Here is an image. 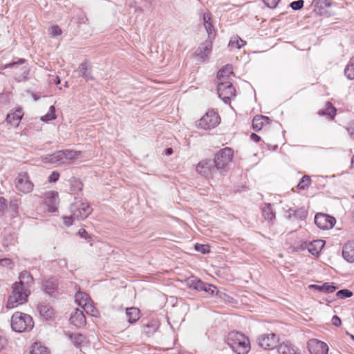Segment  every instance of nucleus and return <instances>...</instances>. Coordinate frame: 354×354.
<instances>
[{
    "label": "nucleus",
    "mask_w": 354,
    "mask_h": 354,
    "mask_svg": "<svg viewBox=\"0 0 354 354\" xmlns=\"http://www.w3.org/2000/svg\"><path fill=\"white\" fill-rule=\"evenodd\" d=\"M353 295V292L348 289H342L337 292L336 296L339 299H346L352 297Z\"/></svg>",
    "instance_id": "46"
},
{
    "label": "nucleus",
    "mask_w": 354,
    "mask_h": 354,
    "mask_svg": "<svg viewBox=\"0 0 354 354\" xmlns=\"http://www.w3.org/2000/svg\"><path fill=\"white\" fill-rule=\"evenodd\" d=\"M310 182H311L310 177L308 175H305L301 178L300 181L299 182V183L297 185V187L299 189L304 190V189L308 188V187L310 184Z\"/></svg>",
    "instance_id": "42"
},
{
    "label": "nucleus",
    "mask_w": 354,
    "mask_h": 354,
    "mask_svg": "<svg viewBox=\"0 0 354 354\" xmlns=\"http://www.w3.org/2000/svg\"><path fill=\"white\" fill-rule=\"evenodd\" d=\"M48 32L53 37L59 36L62 32L61 28L58 26H53L50 27Z\"/></svg>",
    "instance_id": "49"
},
{
    "label": "nucleus",
    "mask_w": 354,
    "mask_h": 354,
    "mask_svg": "<svg viewBox=\"0 0 354 354\" xmlns=\"http://www.w3.org/2000/svg\"><path fill=\"white\" fill-rule=\"evenodd\" d=\"M279 354H301L293 345L288 343H282L277 346Z\"/></svg>",
    "instance_id": "21"
},
{
    "label": "nucleus",
    "mask_w": 354,
    "mask_h": 354,
    "mask_svg": "<svg viewBox=\"0 0 354 354\" xmlns=\"http://www.w3.org/2000/svg\"><path fill=\"white\" fill-rule=\"evenodd\" d=\"M245 44V41L239 38V37H235L231 39L229 42V46L231 47H234L237 49H240L242 46Z\"/></svg>",
    "instance_id": "43"
},
{
    "label": "nucleus",
    "mask_w": 354,
    "mask_h": 354,
    "mask_svg": "<svg viewBox=\"0 0 354 354\" xmlns=\"http://www.w3.org/2000/svg\"><path fill=\"white\" fill-rule=\"evenodd\" d=\"M75 219H76V217H73V213H72V215L71 216H64V223L67 226L71 225L73 224V220H75Z\"/></svg>",
    "instance_id": "56"
},
{
    "label": "nucleus",
    "mask_w": 354,
    "mask_h": 354,
    "mask_svg": "<svg viewBox=\"0 0 354 354\" xmlns=\"http://www.w3.org/2000/svg\"><path fill=\"white\" fill-rule=\"evenodd\" d=\"M11 327L17 333L30 331L34 327V322L29 315L16 312L11 317Z\"/></svg>",
    "instance_id": "2"
},
{
    "label": "nucleus",
    "mask_w": 354,
    "mask_h": 354,
    "mask_svg": "<svg viewBox=\"0 0 354 354\" xmlns=\"http://www.w3.org/2000/svg\"><path fill=\"white\" fill-rule=\"evenodd\" d=\"M26 60L25 59H19L17 62H13L11 63H9L8 64H6L3 67V68H13L16 67V68H18L19 65H22L25 64Z\"/></svg>",
    "instance_id": "50"
},
{
    "label": "nucleus",
    "mask_w": 354,
    "mask_h": 354,
    "mask_svg": "<svg viewBox=\"0 0 354 354\" xmlns=\"http://www.w3.org/2000/svg\"><path fill=\"white\" fill-rule=\"evenodd\" d=\"M212 48V43L209 41L203 42L196 50L197 55L205 61L207 56L210 54Z\"/></svg>",
    "instance_id": "18"
},
{
    "label": "nucleus",
    "mask_w": 354,
    "mask_h": 354,
    "mask_svg": "<svg viewBox=\"0 0 354 354\" xmlns=\"http://www.w3.org/2000/svg\"><path fill=\"white\" fill-rule=\"evenodd\" d=\"M203 23L207 34L209 35L212 34L214 29L211 22V15L209 13H205L203 15Z\"/></svg>",
    "instance_id": "37"
},
{
    "label": "nucleus",
    "mask_w": 354,
    "mask_h": 354,
    "mask_svg": "<svg viewBox=\"0 0 354 354\" xmlns=\"http://www.w3.org/2000/svg\"><path fill=\"white\" fill-rule=\"evenodd\" d=\"M308 348L310 354H328V351L327 344L317 339H310Z\"/></svg>",
    "instance_id": "13"
},
{
    "label": "nucleus",
    "mask_w": 354,
    "mask_h": 354,
    "mask_svg": "<svg viewBox=\"0 0 354 354\" xmlns=\"http://www.w3.org/2000/svg\"><path fill=\"white\" fill-rule=\"evenodd\" d=\"M212 159H206L200 161L196 165V171L201 176L209 178H212L218 171Z\"/></svg>",
    "instance_id": "7"
},
{
    "label": "nucleus",
    "mask_w": 354,
    "mask_h": 354,
    "mask_svg": "<svg viewBox=\"0 0 354 354\" xmlns=\"http://www.w3.org/2000/svg\"><path fill=\"white\" fill-rule=\"evenodd\" d=\"M319 3L322 6L324 4L325 6H329L330 3H327L326 0H319Z\"/></svg>",
    "instance_id": "63"
},
{
    "label": "nucleus",
    "mask_w": 354,
    "mask_h": 354,
    "mask_svg": "<svg viewBox=\"0 0 354 354\" xmlns=\"http://www.w3.org/2000/svg\"><path fill=\"white\" fill-rule=\"evenodd\" d=\"M262 215L265 220L270 222L275 219V212L270 203H267L262 208Z\"/></svg>",
    "instance_id": "29"
},
{
    "label": "nucleus",
    "mask_w": 354,
    "mask_h": 354,
    "mask_svg": "<svg viewBox=\"0 0 354 354\" xmlns=\"http://www.w3.org/2000/svg\"><path fill=\"white\" fill-rule=\"evenodd\" d=\"M172 152H173V150L171 148H168L166 149V154L168 156L171 155L172 153Z\"/></svg>",
    "instance_id": "64"
},
{
    "label": "nucleus",
    "mask_w": 354,
    "mask_h": 354,
    "mask_svg": "<svg viewBox=\"0 0 354 354\" xmlns=\"http://www.w3.org/2000/svg\"><path fill=\"white\" fill-rule=\"evenodd\" d=\"M344 74L349 80L354 79V57H352L344 70Z\"/></svg>",
    "instance_id": "41"
},
{
    "label": "nucleus",
    "mask_w": 354,
    "mask_h": 354,
    "mask_svg": "<svg viewBox=\"0 0 354 354\" xmlns=\"http://www.w3.org/2000/svg\"><path fill=\"white\" fill-rule=\"evenodd\" d=\"M220 123L219 115L214 111H208L205 115L196 121V126L204 130L216 127Z\"/></svg>",
    "instance_id": "5"
},
{
    "label": "nucleus",
    "mask_w": 354,
    "mask_h": 354,
    "mask_svg": "<svg viewBox=\"0 0 354 354\" xmlns=\"http://www.w3.org/2000/svg\"><path fill=\"white\" fill-rule=\"evenodd\" d=\"M325 243L322 240H315L308 243L307 248L313 255H318L324 248Z\"/></svg>",
    "instance_id": "23"
},
{
    "label": "nucleus",
    "mask_w": 354,
    "mask_h": 354,
    "mask_svg": "<svg viewBox=\"0 0 354 354\" xmlns=\"http://www.w3.org/2000/svg\"><path fill=\"white\" fill-rule=\"evenodd\" d=\"M347 131L351 136H354V120L349 122Z\"/></svg>",
    "instance_id": "58"
},
{
    "label": "nucleus",
    "mask_w": 354,
    "mask_h": 354,
    "mask_svg": "<svg viewBox=\"0 0 354 354\" xmlns=\"http://www.w3.org/2000/svg\"><path fill=\"white\" fill-rule=\"evenodd\" d=\"M43 160L46 162L52 164L62 163V151H58L53 154L46 155L43 158Z\"/></svg>",
    "instance_id": "32"
},
{
    "label": "nucleus",
    "mask_w": 354,
    "mask_h": 354,
    "mask_svg": "<svg viewBox=\"0 0 354 354\" xmlns=\"http://www.w3.org/2000/svg\"><path fill=\"white\" fill-rule=\"evenodd\" d=\"M218 76H223V77L230 78L231 76L234 75L232 71V66L227 64L223 66L221 69L218 71Z\"/></svg>",
    "instance_id": "38"
},
{
    "label": "nucleus",
    "mask_w": 354,
    "mask_h": 354,
    "mask_svg": "<svg viewBox=\"0 0 354 354\" xmlns=\"http://www.w3.org/2000/svg\"><path fill=\"white\" fill-rule=\"evenodd\" d=\"M126 316L130 324H134L140 318V310L135 307L129 308L127 309Z\"/></svg>",
    "instance_id": "27"
},
{
    "label": "nucleus",
    "mask_w": 354,
    "mask_h": 354,
    "mask_svg": "<svg viewBox=\"0 0 354 354\" xmlns=\"http://www.w3.org/2000/svg\"><path fill=\"white\" fill-rule=\"evenodd\" d=\"M342 256L348 262H354V241L345 243L343 247Z\"/></svg>",
    "instance_id": "17"
},
{
    "label": "nucleus",
    "mask_w": 354,
    "mask_h": 354,
    "mask_svg": "<svg viewBox=\"0 0 354 354\" xmlns=\"http://www.w3.org/2000/svg\"><path fill=\"white\" fill-rule=\"evenodd\" d=\"M43 160L46 162L52 164L62 163V151H58L53 154L46 155L43 158Z\"/></svg>",
    "instance_id": "33"
},
{
    "label": "nucleus",
    "mask_w": 354,
    "mask_h": 354,
    "mask_svg": "<svg viewBox=\"0 0 354 354\" xmlns=\"http://www.w3.org/2000/svg\"><path fill=\"white\" fill-rule=\"evenodd\" d=\"M225 342L232 351L237 354H247L250 350L249 339L240 332H230Z\"/></svg>",
    "instance_id": "1"
},
{
    "label": "nucleus",
    "mask_w": 354,
    "mask_h": 354,
    "mask_svg": "<svg viewBox=\"0 0 354 354\" xmlns=\"http://www.w3.org/2000/svg\"><path fill=\"white\" fill-rule=\"evenodd\" d=\"M92 210L88 203L80 201L74 203L71 207V212L73 213V217H76L77 220L86 218L91 214Z\"/></svg>",
    "instance_id": "9"
},
{
    "label": "nucleus",
    "mask_w": 354,
    "mask_h": 354,
    "mask_svg": "<svg viewBox=\"0 0 354 354\" xmlns=\"http://www.w3.org/2000/svg\"><path fill=\"white\" fill-rule=\"evenodd\" d=\"M230 78H226V77H223V76L220 77V76H218L217 75V84H220V83H231L232 82L230 81Z\"/></svg>",
    "instance_id": "59"
},
{
    "label": "nucleus",
    "mask_w": 354,
    "mask_h": 354,
    "mask_svg": "<svg viewBox=\"0 0 354 354\" xmlns=\"http://www.w3.org/2000/svg\"><path fill=\"white\" fill-rule=\"evenodd\" d=\"M336 109L333 106L332 103L327 102L325 109H320L318 114L322 116H326L328 119L333 120L336 114Z\"/></svg>",
    "instance_id": "24"
},
{
    "label": "nucleus",
    "mask_w": 354,
    "mask_h": 354,
    "mask_svg": "<svg viewBox=\"0 0 354 354\" xmlns=\"http://www.w3.org/2000/svg\"><path fill=\"white\" fill-rule=\"evenodd\" d=\"M160 324L158 321L152 320L146 324L143 325L144 333L150 336L153 335L159 328Z\"/></svg>",
    "instance_id": "28"
},
{
    "label": "nucleus",
    "mask_w": 354,
    "mask_h": 354,
    "mask_svg": "<svg viewBox=\"0 0 354 354\" xmlns=\"http://www.w3.org/2000/svg\"><path fill=\"white\" fill-rule=\"evenodd\" d=\"M70 339H71L74 346L77 347L81 346L86 339L85 337L80 333L71 334L70 335Z\"/></svg>",
    "instance_id": "40"
},
{
    "label": "nucleus",
    "mask_w": 354,
    "mask_h": 354,
    "mask_svg": "<svg viewBox=\"0 0 354 354\" xmlns=\"http://www.w3.org/2000/svg\"><path fill=\"white\" fill-rule=\"evenodd\" d=\"M270 122V118L263 115H256L252 120V128L255 131H259L265 124Z\"/></svg>",
    "instance_id": "26"
},
{
    "label": "nucleus",
    "mask_w": 354,
    "mask_h": 354,
    "mask_svg": "<svg viewBox=\"0 0 354 354\" xmlns=\"http://www.w3.org/2000/svg\"><path fill=\"white\" fill-rule=\"evenodd\" d=\"M264 3L270 8H274L277 7L280 0H263Z\"/></svg>",
    "instance_id": "54"
},
{
    "label": "nucleus",
    "mask_w": 354,
    "mask_h": 354,
    "mask_svg": "<svg viewBox=\"0 0 354 354\" xmlns=\"http://www.w3.org/2000/svg\"><path fill=\"white\" fill-rule=\"evenodd\" d=\"M279 341V337L274 333L262 334L257 338V344L266 350L277 348Z\"/></svg>",
    "instance_id": "10"
},
{
    "label": "nucleus",
    "mask_w": 354,
    "mask_h": 354,
    "mask_svg": "<svg viewBox=\"0 0 354 354\" xmlns=\"http://www.w3.org/2000/svg\"><path fill=\"white\" fill-rule=\"evenodd\" d=\"M336 223V220L333 216L323 213H317L315 216V223L322 230H328L332 228Z\"/></svg>",
    "instance_id": "12"
},
{
    "label": "nucleus",
    "mask_w": 354,
    "mask_h": 354,
    "mask_svg": "<svg viewBox=\"0 0 354 354\" xmlns=\"http://www.w3.org/2000/svg\"><path fill=\"white\" fill-rule=\"evenodd\" d=\"M194 248L196 251L200 252L202 254H207L210 252V247L209 245L196 243L194 245Z\"/></svg>",
    "instance_id": "47"
},
{
    "label": "nucleus",
    "mask_w": 354,
    "mask_h": 354,
    "mask_svg": "<svg viewBox=\"0 0 354 354\" xmlns=\"http://www.w3.org/2000/svg\"><path fill=\"white\" fill-rule=\"evenodd\" d=\"M43 160L46 162L52 164L62 163V151H58L53 154L46 155L43 158Z\"/></svg>",
    "instance_id": "31"
},
{
    "label": "nucleus",
    "mask_w": 354,
    "mask_h": 354,
    "mask_svg": "<svg viewBox=\"0 0 354 354\" xmlns=\"http://www.w3.org/2000/svg\"><path fill=\"white\" fill-rule=\"evenodd\" d=\"M16 188L24 194L31 192L34 187V184L30 181L27 172H21L18 174L15 180Z\"/></svg>",
    "instance_id": "8"
},
{
    "label": "nucleus",
    "mask_w": 354,
    "mask_h": 354,
    "mask_svg": "<svg viewBox=\"0 0 354 354\" xmlns=\"http://www.w3.org/2000/svg\"><path fill=\"white\" fill-rule=\"evenodd\" d=\"M13 266V263L10 259H0V267H6L8 268H12Z\"/></svg>",
    "instance_id": "53"
},
{
    "label": "nucleus",
    "mask_w": 354,
    "mask_h": 354,
    "mask_svg": "<svg viewBox=\"0 0 354 354\" xmlns=\"http://www.w3.org/2000/svg\"><path fill=\"white\" fill-rule=\"evenodd\" d=\"M59 174L57 171H53L48 177L49 183H55L59 180Z\"/></svg>",
    "instance_id": "55"
},
{
    "label": "nucleus",
    "mask_w": 354,
    "mask_h": 354,
    "mask_svg": "<svg viewBox=\"0 0 354 354\" xmlns=\"http://www.w3.org/2000/svg\"><path fill=\"white\" fill-rule=\"evenodd\" d=\"M37 309L41 316L46 320L50 319L54 315V310L49 304H40Z\"/></svg>",
    "instance_id": "20"
},
{
    "label": "nucleus",
    "mask_w": 354,
    "mask_h": 354,
    "mask_svg": "<svg viewBox=\"0 0 354 354\" xmlns=\"http://www.w3.org/2000/svg\"><path fill=\"white\" fill-rule=\"evenodd\" d=\"M250 139L254 141L255 142H258L261 140V138L257 134L252 133L250 135Z\"/></svg>",
    "instance_id": "60"
},
{
    "label": "nucleus",
    "mask_w": 354,
    "mask_h": 354,
    "mask_svg": "<svg viewBox=\"0 0 354 354\" xmlns=\"http://www.w3.org/2000/svg\"><path fill=\"white\" fill-rule=\"evenodd\" d=\"M71 187L70 191L74 194H77L79 192H81L83 189V183L81 180L76 178H72L70 180Z\"/></svg>",
    "instance_id": "35"
},
{
    "label": "nucleus",
    "mask_w": 354,
    "mask_h": 354,
    "mask_svg": "<svg viewBox=\"0 0 354 354\" xmlns=\"http://www.w3.org/2000/svg\"><path fill=\"white\" fill-rule=\"evenodd\" d=\"M78 233L81 237H86L87 234V232L84 229H80Z\"/></svg>",
    "instance_id": "62"
},
{
    "label": "nucleus",
    "mask_w": 354,
    "mask_h": 354,
    "mask_svg": "<svg viewBox=\"0 0 354 354\" xmlns=\"http://www.w3.org/2000/svg\"><path fill=\"white\" fill-rule=\"evenodd\" d=\"M55 118V108L54 106H50L49 111L45 115L42 116L41 120L44 122H48Z\"/></svg>",
    "instance_id": "44"
},
{
    "label": "nucleus",
    "mask_w": 354,
    "mask_h": 354,
    "mask_svg": "<svg viewBox=\"0 0 354 354\" xmlns=\"http://www.w3.org/2000/svg\"><path fill=\"white\" fill-rule=\"evenodd\" d=\"M304 0H298L292 1L290 6L294 10H301L304 7Z\"/></svg>",
    "instance_id": "51"
},
{
    "label": "nucleus",
    "mask_w": 354,
    "mask_h": 354,
    "mask_svg": "<svg viewBox=\"0 0 354 354\" xmlns=\"http://www.w3.org/2000/svg\"><path fill=\"white\" fill-rule=\"evenodd\" d=\"M19 281L18 283H21V286H24V288L30 290V286L34 283V279L30 272L27 271H23L20 273Z\"/></svg>",
    "instance_id": "22"
},
{
    "label": "nucleus",
    "mask_w": 354,
    "mask_h": 354,
    "mask_svg": "<svg viewBox=\"0 0 354 354\" xmlns=\"http://www.w3.org/2000/svg\"><path fill=\"white\" fill-rule=\"evenodd\" d=\"M24 113L21 108H18L13 113H8L6 117V122L12 126L18 127L21 118H23Z\"/></svg>",
    "instance_id": "16"
},
{
    "label": "nucleus",
    "mask_w": 354,
    "mask_h": 354,
    "mask_svg": "<svg viewBox=\"0 0 354 354\" xmlns=\"http://www.w3.org/2000/svg\"><path fill=\"white\" fill-rule=\"evenodd\" d=\"M310 288L315 289L319 292L324 293H332L335 292L337 287L333 285H330L328 283H324L323 285H310Z\"/></svg>",
    "instance_id": "30"
},
{
    "label": "nucleus",
    "mask_w": 354,
    "mask_h": 354,
    "mask_svg": "<svg viewBox=\"0 0 354 354\" xmlns=\"http://www.w3.org/2000/svg\"><path fill=\"white\" fill-rule=\"evenodd\" d=\"M30 294V290L21 286V283L15 282L12 286V292L8 297L6 307L13 308L19 304H24Z\"/></svg>",
    "instance_id": "3"
},
{
    "label": "nucleus",
    "mask_w": 354,
    "mask_h": 354,
    "mask_svg": "<svg viewBox=\"0 0 354 354\" xmlns=\"http://www.w3.org/2000/svg\"><path fill=\"white\" fill-rule=\"evenodd\" d=\"M69 320L72 324L77 327H82L86 323L83 311L78 308L75 309V312L71 314Z\"/></svg>",
    "instance_id": "14"
},
{
    "label": "nucleus",
    "mask_w": 354,
    "mask_h": 354,
    "mask_svg": "<svg viewBox=\"0 0 354 354\" xmlns=\"http://www.w3.org/2000/svg\"><path fill=\"white\" fill-rule=\"evenodd\" d=\"M79 299H80V303H82V304H84V303L91 301V299L88 297V295L84 292H78L76 294L75 300L78 301Z\"/></svg>",
    "instance_id": "48"
},
{
    "label": "nucleus",
    "mask_w": 354,
    "mask_h": 354,
    "mask_svg": "<svg viewBox=\"0 0 354 354\" xmlns=\"http://www.w3.org/2000/svg\"><path fill=\"white\" fill-rule=\"evenodd\" d=\"M31 354H48V348L40 342H35L31 346Z\"/></svg>",
    "instance_id": "36"
},
{
    "label": "nucleus",
    "mask_w": 354,
    "mask_h": 354,
    "mask_svg": "<svg viewBox=\"0 0 354 354\" xmlns=\"http://www.w3.org/2000/svg\"><path fill=\"white\" fill-rule=\"evenodd\" d=\"M19 71H21V73H16V75H18L17 77H16V79L18 81L26 80L29 74V68L27 66H24L19 68Z\"/></svg>",
    "instance_id": "45"
},
{
    "label": "nucleus",
    "mask_w": 354,
    "mask_h": 354,
    "mask_svg": "<svg viewBox=\"0 0 354 354\" xmlns=\"http://www.w3.org/2000/svg\"><path fill=\"white\" fill-rule=\"evenodd\" d=\"M332 323L335 326H340L342 324V321L340 318L337 315H334L332 317Z\"/></svg>",
    "instance_id": "57"
},
{
    "label": "nucleus",
    "mask_w": 354,
    "mask_h": 354,
    "mask_svg": "<svg viewBox=\"0 0 354 354\" xmlns=\"http://www.w3.org/2000/svg\"><path fill=\"white\" fill-rule=\"evenodd\" d=\"M61 151L62 156V163H64L68 160H75L80 153V151L69 149L61 150Z\"/></svg>",
    "instance_id": "34"
},
{
    "label": "nucleus",
    "mask_w": 354,
    "mask_h": 354,
    "mask_svg": "<svg viewBox=\"0 0 354 354\" xmlns=\"http://www.w3.org/2000/svg\"><path fill=\"white\" fill-rule=\"evenodd\" d=\"M232 158L233 150L230 147H225L216 153L212 160L218 171L224 169L232 160Z\"/></svg>",
    "instance_id": "6"
},
{
    "label": "nucleus",
    "mask_w": 354,
    "mask_h": 354,
    "mask_svg": "<svg viewBox=\"0 0 354 354\" xmlns=\"http://www.w3.org/2000/svg\"><path fill=\"white\" fill-rule=\"evenodd\" d=\"M6 345V339L4 337H0V351L3 350Z\"/></svg>",
    "instance_id": "61"
},
{
    "label": "nucleus",
    "mask_w": 354,
    "mask_h": 354,
    "mask_svg": "<svg viewBox=\"0 0 354 354\" xmlns=\"http://www.w3.org/2000/svg\"><path fill=\"white\" fill-rule=\"evenodd\" d=\"M186 282L189 288H192L197 291H203L210 295L216 294V295H218L219 297H222L221 295H223V293L219 292V291L216 290V287L215 286L205 283L195 276L189 277L187 279ZM224 295H225V294H224Z\"/></svg>",
    "instance_id": "4"
},
{
    "label": "nucleus",
    "mask_w": 354,
    "mask_h": 354,
    "mask_svg": "<svg viewBox=\"0 0 354 354\" xmlns=\"http://www.w3.org/2000/svg\"><path fill=\"white\" fill-rule=\"evenodd\" d=\"M288 213L289 218H294L301 221L304 220L308 214L307 211L304 207H301L297 209H293L292 208H290L288 210Z\"/></svg>",
    "instance_id": "25"
},
{
    "label": "nucleus",
    "mask_w": 354,
    "mask_h": 354,
    "mask_svg": "<svg viewBox=\"0 0 354 354\" xmlns=\"http://www.w3.org/2000/svg\"><path fill=\"white\" fill-rule=\"evenodd\" d=\"M216 90L218 97L226 104L230 103L232 97L236 95V90L232 82L218 84Z\"/></svg>",
    "instance_id": "11"
},
{
    "label": "nucleus",
    "mask_w": 354,
    "mask_h": 354,
    "mask_svg": "<svg viewBox=\"0 0 354 354\" xmlns=\"http://www.w3.org/2000/svg\"><path fill=\"white\" fill-rule=\"evenodd\" d=\"M58 287V281L57 279L54 277H51L49 279H46L42 282V289L43 290L50 295H53L57 289Z\"/></svg>",
    "instance_id": "15"
},
{
    "label": "nucleus",
    "mask_w": 354,
    "mask_h": 354,
    "mask_svg": "<svg viewBox=\"0 0 354 354\" xmlns=\"http://www.w3.org/2000/svg\"><path fill=\"white\" fill-rule=\"evenodd\" d=\"M79 305L82 306V308L87 314H89L93 317H97V310L91 304V301L87 303H84V304H82V303H79Z\"/></svg>",
    "instance_id": "39"
},
{
    "label": "nucleus",
    "mask_w": 354,
    "mask_h": 354,
    "mask_svg": "<svg viewBox=\"0 0 354 354\" xmlns=\"http://www.w3.org/2000/svg\"><path fill=\"white\" fill-rule=\"evenodd\" d=\"M58 199V194L57 192H50L48 194L46 198V203L47 204L50 203H55V201Z\"/></svg>",
    "instance_id": "52"
},
{
    "label": "nucleus",
    "mask_w": 354,
    "mask_h": 354,
    "mask_svg": "<svg viewBox=\"0 0 354 354\" xmlns=\"http://www.w3.org/2000/svg\"><path fill=\"white\" fill-rule=\"evenodd\" d=\"M77 72L86 81L93 80L92 76V67L88 62H82L80 64Z\"/></svg>",
    "instance_id": "19"
}]
</instances>
